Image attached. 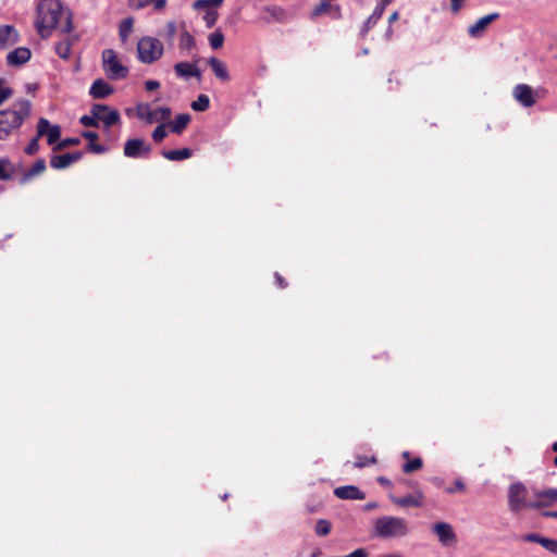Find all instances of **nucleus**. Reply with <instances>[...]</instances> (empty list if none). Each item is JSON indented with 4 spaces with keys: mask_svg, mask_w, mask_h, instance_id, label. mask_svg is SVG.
I'll return each mask as SVG.
<instances>
[{
    "mask_svg": "<svg viewBox=\"0 0 557 557\" xmlns=\"http://www.w3.org/2000/svg\"><path fill=\"white\" fill-rule=\"evenodd\" d=\"M392 502L399 507H421L423 505L424 495L421 491H417L412 495L404 497L391 496Z\"/></svg>",
    "mask_w": 557,
    "mask_h": 557,
    "instance_id": "obj_15",
    "label": "nucleus"
},
{
    "mask_svg": "<svg viewBox=\"0 0 557 557\" xmlns=\"http://www.w3.org/2000/svg\"><path fill=\"white\" fill-rule=\"evenodd\" d=\"M210 106V100L206 95H199L198 98L191 102V109L194 111L203 112Z\"/></svg>",
    "mask_w": 557,
    "mask_h": 557,
    "instance_id": "obj_32",
    "label": "nucleus"
},
{
    "mask_svg": "<svg viewBox=\"0 0 557 557\" xmlns=\"http://www.w3.org/2000/svg\"><path fill=\"white\" fill-rule=\"evenodd\" d=\"M319 554H320V552L314 553V554L312 555V557H318V556H319Z\"/></svg>",
    "mask_w": 557,
    "mask_h": 557,
    "instance_id": "obj_61",
    "label": "nucleus"
},
{
    "mask_svg": "<svg viewBox=\"0 0 557 557\" xmlns=\"http://www.w3.org/2000/svg\"><path fill=\"white\" fill-rule=\"evenodd\" d=\"M376 460L374 457H371V458H368V457H361V456H358L356 458V461L354 463V466L356 468H363L368 465H371V463H374Z\"/></svg>",
    "mask_w": 557,
    "mask_h": 557,
    "instance_id": "obj_42",
    "label": "nucleus"
},
{
    "mask_svg": "<svg viewBox=\"0 0 557 557\" xmlns=\"http://www.w3.org/2000/svg\"><path fill=\"white\" fill-rule=\"evenodd\" d=\"M136 116L148 123H154V122H162L166 121L171 116V109L166 107L152 109V107L149 103H138L135 108Z\"/></svg>",
    "mask_w": 557,
    "mask_h": 557,
    "instance_id": "obj_7",
    "label": "nucleus"
},
{
    "mask_svg": "<svg viewBox=\"0 0 557 557\" xmlns=\"http://www.w3.org/2000/svg\"><path fill=\"white\" fill-rule=\"evenodd\" d=\"M35 26L41 38L50 37L54 29L69 33L71 15L59 0H42L37 5Z\"/></svg>",
    "mask_w": 557,
    "mask_h": 557,
    "instance_id": "obj_1",
    "label": "nucleus"
},
{
    "mask_svg": "<svg viewBox=\"0 0 557 557\" xmlns=\"http://www.w3.org/2000/svg\"><path fill=\"white\" fill-rule=\"evenodd\" d=\"M403 457H404V458H406V459H408V458H409V453H408V451H404V453H403Z\"/></svg>",
    "mask_w": 557,
    "mask_h": 557,
    "instance_id": "obj_58",
    "label": "nucleus"
},
{
    "mask_svg": "<svg viewBox=\"0 0 557 557\" xmlns=\"http://www.w3.org/2000/svg\"><path fill=\"white\" fill-rule=\"evenodd\" d=\"M535 497L543 503H548L549 506L552 503L557 502V490L548 488L541 492H535Z\"/></svg>",
    "mask_w": 557,
    "mask_h": 557,
    "instance_id": "obj_29",
    "label": "nucleus"
},
{
    "mask_svg": "<svg viewBox=\"0 0 557 557\" xmlns=\"http://www.w3.org/2000/svg\"><path fill=\"white\" fill-rule=\"evenodd\" d=\"M332 529L331 522L326 519H319L315 524V534L318 536H326Z\"/></svg>",
    "mask_w": 557,
    "mask_h": 557,
    "instance_id": "obj_33",
    "label": "nucleus"
},
{
    "mask_svg": "<svg viewBox=\"0 0 557 557\" xmlns=\"http://www.w3.org/2000/svg\"><path fill=\"white\" fill-rule=\"evenodd\" d=\"M224 0H196L193 4L194 10L205 14L202 16L207 27L211 28L218 21L219 13L216 8L223 3Z\"/></svg>",
    "mask_w": 557,
    "mask_h": 557,
    "instance_id": "obj_8",
    "label": "nucleus"
},
{
    "mask_svg": "<svg viewBox=\"0 0 557 557\" xmlns=\"http://www.w3.org/2000/svg\"><path fill=\"white\" fill-rule=\"evenodd\" d=\"M393 0H381V2H383L384 4H389Z\"/></svg>",
    "mask_w": 557,
    "mask_h": 557,
    "instance_id": "obj_59",
    "label": "nucleus"
},
{
    "mask_svg": "<svg viewBox=\"0 0 557 557\" xmlns=\"http://www.w3.org/2000/svg\"><path fill=\"white\" fill-rule=\"evenodd\" d=\"M386 7H387V4H384L383 2H380L375 7L373 13L371 14V16L364 23V29L366 30H368L373 24H375L381 18V16L383 15L384 10H385Z\"/></svg>",
    "mask_w": 557,
    "mask_h": 557,
    "instance_id": "obj_28",
    "label": "nucleus"
},
{
    "mask_svg": "<svg viewBox=\"0 0 557 557\" xmlns=\"http://www.w3.org/2000/svg\"><path fill=\"white\" fill-rule=\"evenodd\" d=\"M17 30L11 25L0 26V47L5 49L17 42Z\"/></svg>",
    "mask_w": 557,
    "mask_h": 557,
    "instance_id": "obj_18",
    "label": "nucleus"
},
{
    "mask_svg": "<svg viewBox=\"0 0 557 557\" xmlns=\"http://www.w3.org/2000/svg\"><path fill=\"white\" fill-rule=\"evenodd\" d=\"M379 483H381L382 485H385V486H391L392 483L388 479L384 478V476H380L377 479Z\"/></svg>",
    "mask_w": 557,
    "mask_h": 557,
    "instance_id": "obj_54",
    "label": "nucleus"
},
{
    "mask_svg": "<svg viewBox=\"0 0 557 557\" xmlns=\"http://www.w3.org/2000/svg\"><path fill=\"white\" fill-rule=\"evenodd\" d=\"M81 153H63L53 156L50 160V165L53 169L61 170L70 166L72 163L81 159Z\"/></svg>",
    "mask_w": 557,
    "mask_h": 557,
    "instance_id": "obj_20",
    "label": "nucleus"
},
{
    "mask_svg": "<svg viewBox=\"0 0 557 557\" xmlns=\"http://www.w3.org/2000/svg\"><path fill=\"white\" fill-rule=\"evenodd\" d=\"M150 150V146L139 138L128 139L124 145V156L127 158L147 157Z\"/></svg>",
    "mask_w": 557,
    "mask_h": 557,
    "instance_id": "obj_11",
    "label": "nucleus"
},
{
    "mask_svg": "<svg viewBox=\"0 0 557 557\" xmlns=\"http://www.w3.org/2000/svg\"><path fill=\"white\" fill-rule=\"evenodd\" d=\"M90 112L97 117L98 124L101 123L106 129L120 122L121 116L116 109L104 104H94Z\"/></svg>",
    "mask_w": 557,
    "mask_h": 557,
    "instance_id": "obj_9",
    "label": "nucleus"
},
{
    "mask_svg": "<svg viewBox=\"0 0 557 557\" xmlns=\"http://www.w3.org/2000/svg\"><path fill=\"white\" fill-rule=\"evenodd\" d=\"M46 170V162L44 159L37 160L33 166L23 175L22 182H27L36 175H39Z\"/></svg>",
    "mask_w": 557,
    "mask_h": 557,
    "instance_id": "obj_26",
    "label": "nucleus"
},
{
    "mask_svg": "<svg viewBox=\"0 0 557 557\" xmlns=\"http://www.w3.org/2000/svg\"><path fill=\"white\" fill-rule=\"evenodd\" d=\"M422 467V459L417 457L404 465L403 471L405 473H411L419 470Z\"/></svg>",
    "mask_w": 557,
    "mask_h": 557,
    "instance_id": "obj_36",
    "label": "nucleus"
},
{
    "mask_svg": "<svg viewBox=\"0 0 557 557\" xmlns=\"http://www.w3.org/2000/svg\"><path fill=\"white\" fill-rule=\"evenodd\" d=\"M165 4L166 0H129V5L134 9H143L147 5H152L156 10H161Z\"/></svg>",
    "mask_w": 557,
    "mask_h": 557,
    "instance_id": "obj_25",
    "label": "nucleus"
},
{
    "mask_svg": "<svg viewBox=\"0 0 557 557\" xmlns=\"http://www.w3.org/2000/svg\"><path fill=\"white\" fill-rule=\"evenodd\" d=\"M545 549L557 555V540L548 539Z\"/></svg>",
    "mask_w": 557,
    "mask_h": 557,
    "instance_id": "obj_46",
    "label": "nucleus"
},
{
    "mask_svg": "<svg viewBox=\"0 0 557 557\" xmlns=\"http://www.w3.org/2000/svg\"><path fill=\"white\" fill-rule=\"evenodd\" d=\"M78 143H79L78 138H67V139L62 140L59 144L58 148H64V147L71 146V145H77Z\"/></svg>",
    "mask_w": 557,
    "mask_h": 557,
    "instance_id": "obj_47",
    "label": "nucleus"
},
{
    "mask_svg": "<svg viewBox=\"0 0 557 557\" xmlns=\"http://www.w3.org/2000/svg\"><path fill=\"white\" fill-rule=\"evenodd\" d=\"M163 52V44L156 37L144 36L137 42V58L144 64L160 60Z\"/></svg>",
    "mask_w": 557,
    "mask_h": 557,
    "instance_id": "obj_5",
    "label": "nucleus"
},
{
    "mask_svg": "<svg viewBox=\"0 0 557 557\" xmlns=\"http://www.w3.org/2000/svg\"><path fill=\"white\" fill-rule=\"evenodd\" d=\"M209 44L212 49H219L224 42V35L220 30H215L209 35Z\"/></svg>",
    "mask_w": 557,
    "mask_h": 557,
    "instance_id": "obj_35",
    "label": "nucleus"
},
{
    "mask_svg": "<svg viewBox=\"0 0 557 557\" xmlns=\"http://www.w3.org/2000/svg\"><path fill=\"white\" fill-rule=\"evenodd\" d=\"M166 28H168V34L170 37H173L176 33V25L174 22H169L166 24Z\"/></svg>",
    "mask_w": 557,
    "mask_h": 557,
    "instance_id": "obj_51",
    "label": "nucleus"
},
{
    "mask_svg": "<svg viewBox=\"0 0 557 557\" xmlns=\"http://www.w3.org/2000/svg\"><path fill=\"white\" fill-rule=\"evenodd\" d=\"M12 166L8 160H0V180L10 178Z\"/></svg>",
    "mask_w": 557,
    "mask_h": 557,
    "instance_id": "obj_38",
    "label": "nucleus"
},
{
    "mask_svg": "<svg viewBox=\"0 0 557 557\" xmlns=\"http://www.w3.org/2000/svg\"><path fill=\"white\" fill-rule=\"evenodd\" d=\"M548 503H543L536 498L533 502L528 500V491L522 483H513L508 490V506L512 512H519L527 508H540L547 506Z\"/></svg>",
    "mask_w": 557,
    "mask_h": 557,
    "instance_id": "obj_4",
    "label": "nucleus"
},
{
    "mask_svg": "<svg viewBox=\"0 0 557 557\" xmlns=\"http://www.w3.org/2000/svg\"><path fill=\"white\" fill-rule=\"evenodd\" d=\"M38 136L32 139L25 147L24 151L27 154H35L39 150Z\"/></svg>",
    "mask_w": 557,
    "mask_h": 557,
    "instance_id": "obj_41",
    "label": "nucleus"
},
{
    "mask_svg": "<svg viewBox=\"0 0 557 557\" xmlns=\"http://www.w3.org/2000/svg\"><path fill=\"white\" fill-rule=\"evenodd\" d=\"M134 21L131 17L123 20L119 26V35L123 42H126L131 33L133 32Z\"/></svg>",
    "mask_w": 557,
    "mask_h": 557,
    "instance_id": "obj_27",
    "label": "nucleus"
},
{
    "mask_svg": "<svg viewBox=\"0 0 557 557\" xmlns=\"http://www.w3.org/2000/svg\"><path fill=\"white\" fill-rule=\"evenodd\" d=\"M166 125L164 123L160 124L156 127L152 133V138L154 141L160 143L166 137Z\"/></svg>",
    "mask_w": 557,
    "mask_h": 557,
    "instance_id": "obj_39",
    "label": "nucleus"
},
{
    "mask_svg": "<svg viewBox=\"0 0 557 557\" xmlns=\"http://www.w3.org/2000/svg\"><path fill=\"white\" fill-rule=\"evenodd\" d=\"M175 74L182 78L196 77L198 79L201 78V73L199 69L189 62H178L174 65Z\"/></svg>",
    "mask_w": 557,
    "mask_h": 557,
    "instance_id": "obj_19",
    "label": "nucleus"
},
{
    "mask_svg": "<svg viewBox=\"0 0 557 557\" xmlns=\"http://www.w3.org/2000/svg\"><path fill=\"white\" fill-rule=\"evenodd\" d=\"M208 63L213 71L214 75L222 82L230 81V74L225 64L215 57H211Z\"/></svg>",
    "mask_w": 557,
    "mask_h": 557,
    "instance_id": "obj_22",
    "label": "nucleus"
},
{
    "mask_svg": "<svg viewBox=\"0 0 557 557\" xmlns=\"http://www.w3.org/2000/svg\"><path fill=\"white\" fill-rule=\"evenodd\" d=\"M79 122L86 126V127H97L99 126L98 125V122H97V117L95 116L94 113L90 112V115H83L81 119H79Z\"/></svg>",
    "mask_w": 557,
    "mask_h": 557,
    "instance_id": "obj_40",
    "label": "nucleus"
},
{
    "mask_svg": "<svg viewBox=\"0 0 557 557\" xmlns=\"http://www.w3.org/2000/svg\"><path fill=\"white\" fill-rule=\"evenodd\" d=\"M57 54L62 59H67L71 53V45L69 40H62L55 46Z\"/></svg>",
    "mask_w": 557,
    "mask_h": 557,
    "instance_id": "obj_34",
    "label": "nucleus"
},
{
    "mask_svg": "<svg viewBox=\"0 0 557 557\" xmlns=\"http://www.w3.org/2000/svg\"><path fill=\"white\" fill-rule=\"evenodd\" d=\"M331 8L330 1L323 0L319 5L314 8L312 11L313 16H318L322 14L323 12H326Z\"/></svg>",
    "mask_w": 557,
    "mask_h": 557,
    "instance_id": "obj_43",
    "label": "nucleus"
},
{
    "mask_svg": "<svg viewBox=\"0 0 557 557\" xmlns=\"http://www.w3.org/2000/svg\"><path fill=\"white\" fill-rule=\"evenodd\" d=\"M13 96V89L9 86L8 82L0 77V106Z\"/></svg>",
    "mask_w": 557,
    "mask_h": 557,
    "instance_id": "obj_31",
    "label": "nucleus"
},
{
    "mask_svg": "<svg viewBox=\"0 0 557 557\" xmlns=\"http://www.w3.org/2000/svg\"><path fill=\"white\" fill-rule=\"evenodd\" d=\"M544 517H550V518H557V510L556 511H545L543 512Z\"/></svg>",
    "mask_w": 557,
    "mask_h": 557,
    "instance_id": "obj_55",
    "label": "nucleus"
},
{
    "mask_svg": "<svg viewBox=\"0 0 557 557\" xmlns=\"http://www.w3.org/2000/svg\"><path fill=\"white\" fill-rule=\"evenodd\" d=\"M113 91L114 89L109 83L99 78L91 84L89 94L95 99H102L112 95Z\"/></svg>",
    "mask_w": 557,
    "mask_h": 557,
    "instance_id": "obj_17",
    "label": "nucleus"
},
{
    "mask_svg": "<svg viewBox=\"0 0 557 557\" xmlns=\"http://www.w3.org/2000/svg\"><path fill=\"white\" fill-rule=\"evenodd\" d=\"M32 103L27 99L16 100L10 108L0 110V140L15 134L30 116Z\"/></svg>",
    "mask_w": 557,
    "mask_h": 557,
    "instance_id": "obj_2",
    "label": "nucleus"
},
{
    "mask_svg": "<svg viewBox=\"0 0 557 557\" xmlns=\"http://www.w3.org/2000/svg\"><path fill=\"white\" fill-rule=\"evenodd\" d=\"M102 67L110 79H122L128 74V67L123 65L113 49H104L101 54Z\"/></svg>",
    "mask_w": 557,
    "mask_h": 557,
    "instance_id": "obj_6",
    "label": "nucleus"
},
{
    "mask_svg": "<svg viewBox=\"0 0 557 557\" xmlns=\"http://www.w3.org/2000/svg\"><path fill=\"white\" fill-rule=\"evenodd\" d=\"M145 87L148 91H152L160 87V83L158 81L150 79L145 83Z\"/></svg>",
    "mask_w": 557,
    "mask_h": 557,
    "instance_id": "obj_48",
    "label": "nucleus"
},
{
    "mask_svg": "<svg viewBox=\"0 0 557 557\" xmlns=\"http://www.w3.org/2000/svg\"><path fill=\"white\" fill-rule=\"evenodd\" d=\"M466 490V485L461 480H456L454 486L447 487L446 493L453 494L456 492H463Z\"/></svg>",
    "mask_w": 557,
    "mask_h": 557,
    "instance_id": "obj_44",
    "label": "nucleus"
},
{
    "mask_svg": "<svg viewBox=\"0 0 557 557\" xmlns=\"http://www.w3.org/2000/svg\"><path fill=\"white\" fill-rule=\"evenodd\" d=\"M191 154L193 151L189 148L162 151V156L170 161H183L189 159Z\"/></svg>",
    "mask_w": 557,
    "mask_h": 557,
    "instance_id": "obj_23",
    "label": "nucleus"
},
{
    "mask_svg": "<svg viewBox=\"0 0 557 557\" xmlns=\"http://www.w3.org/2000/svg\"><path fill=\"white\" fill-rule=\"evenodd\" d=\"M37 136H47V143L53 145L60 139L61 128L59 125L50 124L47 119L40 117L37 124Z\"/></svg>",
    "mask_w": 557,
    "mask_h": 557,
    "instance_id": "obj_10",
    "label": "nucleus"
},
{
    "mask_svg": "<svg viewBox=\"0 0 557 557\" xmlns=\"http://www.w3.org/2000/svg\"><path fill=\"white\" fill-rule=\"evenodd\" d=\"M397 18H398V12H394V13L389 16L388 22H389V23H393V22L397 21Z\"/></svg>",
    "mask_w": 557,
    "mask_h": 557,
    "instance_id": "obj_56",
    "label": "nucleus"
},
{
    "mask_svg": "<svg viewBox=\"0 0 557 557\" xmlns=\"http://www.w3.org/2000/svg\"><path fill=\"white\" fill-rule=\"evenodd\" d=\"M375 507H376V504H375V503H372V504H368V505H367V508H368V509H373V508H375Z\"/></svg>",
    "mask_w": 557,
    "mask_h": 557,
    "instance_id": "obj_57",
    "label": "nucleus"
},
{
    "mask_svg": "<svg viewBox=\"0 0 557 557\" xmlns=\"http://www.w3.org/2000/svg\"><path fill=\"white\" fill-rule=\"evenodd\" d=\"M465 0H451V11L458 12L460 8L462 7V2Z\"/></svg>",
    "mask_w": 557,
    "mask_h": 557,
    "instance_id": "obj_50",
    "label": "nucleus"
},
{
    "mask_svg": "<svg viewBox=\"0 0 557 557\" xmlns=\"http://www.w3.org/2000/svg\"><path fill=\"white\" fill-rule=\"evenodd\" d=\"M178 46L182 50L190 51L195 47V39L187 30H183L180 35Z\"/></svg>",
    "mask_w": 557,
    "mask_h": 557,
    "instance_id": "obj_30",
    "label": "nucleus"
},
{
    "mask_svg": "<svg viewBox=\"0 0 557 557\" xmlns=\"http://www.w3.org/2000/svg\"><path fill=\"white\" fill-rule=\"evenodd\" d=\"M334 494L341 499H363L366 497L364 493L354 485L336 487Z\"/></svg>",
    "mask_w": 557,
    "mask_h": 557,
    "instance_id": "obj_21",
    "label": "nucleus"
},
{
    "mask_svg": "<svg viewBox=\"0 0 557 557\" xmlns=\"http://www.w3.org/2000/svg\"><path fill=\"white\" fill-rule=\"evenodd\" d=\"M552 447H553V450L557 451V442H555Z\"/></svg>",
    "mask_w": 557,
    "mask_h": 557,
    "instance_id": "obj_60",
    "label": "nucleus"
},
{
    "mask_svg": "<svg viewBox=\"0 0 557 557\" xmlns=\"http://www.w3.org/2000/svg\"><path fill=\"white\" fill-rule=\"evenodd\" d=\"M30 50L26 47H18L7 55V61L10 65L20 66L25 64L30 59Z\"/></svg>",
    "mask_w": 557,
    "mask_h": 557,
    "instance_id": "obj_16",
    "label": "nucleus"
},
{
    "mask_svg": "<svg viewBox=\"0 0 557 557\" xmlns=\"http://www.w3.org/2000/svg\"><path fill=\"white\" fill-rule=\"evenodd\" d=\"M499 17V14L494 12L480 17L473 25L468 29V34L472 38H480L484 35L486 27Z\"/></svg>",
    "mask_w": 557,
    "mask_h": 557,
    "instance_id": "obj_12",
    "label": "nucleus"
},
{
    "mask_svg": "<svg viewBox=\"0 0 557 557\" xmlns=\"http://www.w3.org/2000/svg\"><path fill=\"white\" fill-rule=\"evenodd\" d=\"M433 532L436 534L438 541L447 546L456 541V534L453 527L447 522H437L432 527Z\"/></svg>",
    "mask_w": 557,
    "mask_h": 557,
    "instance_id": "obj_13",
    "label": "nucleus"
},
{
    "mask_svg": "<svg viewBox=\"0 0 557 557\" xmlns=\"http://www.w3.org/2000/svg\"><path fill=\"white\" fill-rule=\"evenodd\" d=\"M83 136L89 140V143H94L98 139V135L95 132H84Z\"/></svg>",
    "mask_w": 557,
    "mask_h": 557,
    "instance_id": "obj_49",
    "label": "nucleus"
},
{
    "mask_svg": "<svg viewBox=\"0 0 557 557\" xmlns=\"http://www.w3.org/2000/svg\"><path fill=\"white\" fill-rule=\"evenodd\" d=\"M515 99L523 107H532L535 103L533 89L527 84H519L513 89Z\"/></svg>",
    "mask_w": 557,
    "mask_h": 557,
    "instance_id": "obj_14",
    "label": "nucleus"
},
{
    "mask_svg": "<svg viewBox=\"0 0 557 557\" xmlns=\"http://www.w3.org/2000/svg\"><path fill=\"white\" fill-rule=\"evenodd\" d=\"M88 149L94 153H103L108 150L106 146L99 145L96 141L88 143Z\"/></svg>",
    "mask_w": 557,
    "mask_h": 557,
    "instance_id": "obj_45",
    "label": "nucleus"
},
{
    "mask_svg": "<svg viewBox=\"0 0 557 557\" xmlns=\"http://www.w3.org/2000/svg\"><path fill=\"white\" fill-rule=\"evenodd\" d=\"M274 276H275V280H276V282H277V284H278V286H280L281 288L286 287V282H285V280H284V278H283L278 273H275V275H274Z\"/></svg>",
    "mask_w": 557,
    "mask_h": 557,
    "instance_id": "obj_53",
    "label": "nucleus"
},
{
    "mask_svg": "<svg viewBox=\"0 0 557 557\" xmlns=\"http://www.w3.org/2000/svg\"><path fill=\"white\" fill-rule=\"evenodd\" d=\"M190 122V115L187 113H182L175 116L174 121L170 124L171 132L181 134L188 123Z\"/></svg>",
    "mask_w": 557,
    "mask_h": 557,
    "instance_id": "obj_24",
    "label": "nucleus"
},
{
    "mask_svg": "<svg viewBox=\"0 0 557 557\" xmlns=\"http://www.w3.org/2000/svg\"><path fill=\"white\" fill-rule=\"evenodd\" d=\"M374 534L382 539H395L406 536L410 529L408 522L400 517L383 516L375 520Z\"/></svg>",
    "mask_w": 557,
    "mask_h": 557,
    "instance_id": "obj_3",
    "label": "nucleus"
},
{
    "mask_svg": "<svg viewBox=\"0 0 557 557\" xmlns=\"http://www.w3.org/2000/svg\"><path fill=\"white\" fill-rule=\"evenodd\" d=\"M523 541L537 543L545 548L548 537H544L537 533H529L523 536Z\"/></svg>",
    "mask_w": 557,
    "mask_h": 557,
    "instance_id": "obj_37",
    "label": "nucleus"
},
{
    "mask_svg": "<svg viewBox=\"0 0 557 557\" xmlns=\"http://www.w3.org/2000/svg\"><path fill=\"white\" fill-rule=\"evenodd\" d=\"M350 557H367V553L362 548L355 549L349 554Z\"/></svg>",
    "mask_w": 557,
    "mask_h": 557,
    "instance_id": "obj_52",
    "label": "nucleus"
}]
</instances>
